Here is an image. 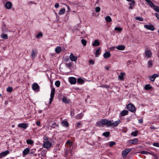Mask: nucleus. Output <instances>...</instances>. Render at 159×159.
<instances>
[{"label":"nucleus","instance_id":"1","mask_svg":"<svg viewBox=\"0 0 159 159\" xmlns=\"http://www.w3.org/2000/svg\"><path fill=\"white\" fill-rule=\"evenodd\" d=\"M111 120H108L106 119H104L97 122L96 123V125L98 127H103L105 125L109 127L111 126Z\"/></svg>","mask_w":159,"mask_h":159},{"label":"nucleus","instance_id":"2","mask_svg":"<svg viewBox=\"0 0 159 159\" xmlns=\"http://www.w3.org/2000/svg\"><path fill=\"white\" fill-rule=\"evenodd\" d=\"M52 145L51 142L49 141H43V147L46 149L50 148Z\"/></svg>","mask_w":159,"mask_h":159},{"label":"nucleus","instance_id":"3","mask_svg":"<svg viewBox=\"0 0 159 159\" xmlns=\"http://www.w3.org/2000/svg\"><path fill=\"white\" fill-rule=\"evenodd\" d=\"M127 108L129 111L132 112L135 111V107L131 104H129L127 105Z\"/></svg>","mask_w":159,"mask_h":159},{"label":"nucleus","instance_id":"4","mask_svg":"<svg viewBox=\"0 0 159 159\" xmlns=\"http://www.w3.org/2000/svg\"><path fill=\"white\" fill-rule=\"evenodd\" d=\"M145 57L148 58H150L152 55L151 50L148 49H146L145 51Z\"/></svg>","mask_w":159,"mask_h":159},{"label":"nucleus","instance_id":"5","mask_svg":"<svg viewBox=\"0 0 159 159\" xmlns=\"http://www.w3.org/2000/svg\"><path fill=\"white\" fill-rule=\"evenodd\" d=\"M32 89L35 91L38 92L39 91V87L36 83H34L32 84Z\"/></svg>","mask_w":159,"mask_h":159},{"label":"nucleus","instance_id":"6","mask_svg":"<svg viewBox=\"0 0 159 159\" xmlns=\"http://www.w3.org/2000/svg\"><path fill=\"white\" fill-rule=\"evenodd\" d=\"M132 150L131 148H128L125 149L122 152V155L124 158H125L128 154Z\"/></svg>","mask_w":159,"mask_h":159},{"label":"nucleus","instance_id":"7","mask_svg":"<svg viewBox=\"0 0 159 159\" xmlns=\"http://www.w3.org/2000/svg\"><path fill=\"white\" fill-rule=\"evenodd\" d=\"M121 121L120 120H118L114 121L113 120L111 121V126L112 127H116L120 123Z\"/></svg>","mask_w":159,"mask_h":159},{"label":"nucleus","instance_id":"8","mask_svg":"<svg viewBox=\"0 0 159 159\" xmlns=\"http://www.w3.org/2000/svg\"><path fill=\"white\" fill-rule=\"evenodd\" d=\"M69 81L71 84H75L76 82V79L73 77H70L69 78Z\"/></svg>","mask_w":159,"mask_h":159},{"label":"nucleus","instance_id":"9","mask_svg":"<svg viewBox=\"0 0 159 159\" xmlns=\"http://www.w3.org/2000/svg\"><path fill=\"white\" fill-rule=\"evenodd\" d=\"M144 27L147 29L150 30L152 31H153L155 29V28L152 25H144Z\"/></svg>","mask_w":159,"mask_h":159},{"label":"nucleus","instance_id":"10","mask_svg":"<svg viewBox=\"0 0 159 159\" xmlns=\"http://www.w3.org/2000/svg\"><path fill=\"white\" fill-rule=\"evenodd\" d=\"M159 76V75L157 74H154L153 75L151 76H150L149 78L150 80H151L152 81H154L155 79L157 77Z\"/></svg>","mask_w":159,"mask_h":159},{"label":"nucleus","instance_id":"11","mask_svg":"<svg viewBox=\"0 0 159 159\" xmlns=\"http://www.w3.org/2000/svg\"><path fill=\"white\" fill-rule=\"evenodd\" d=\"M12 6V4L9 1L7 2L5 5V7L7 9H10L11 8Z\"/></svg>","mask_w":159,"mask_h":159},{"label":"nucleus","instance_id":"12","mask_svg":"<svg viewBox=\"0 0 159 159\" xmlns=\"http://www.w3.org/2000/svg\"><path fill=\"white\" fill-rule=\"evenodd\" d=\"M70 58L71 61H76L77 59V57L74 56L72 53H71L70 56Z\"/></svg>","mask_w":159,"mask_h":159},{"label":"nucleus","instance_id":"13","mask_svg":"<svg viewBox=\"0 0 159 159\" xmlns=\"http://www.w3.org/2000/svg\"><path fill=\"white\" fill-rule=\"evenodd\" d=\"M9 153L8 151L7 150L4 152H2L0 153V158H2L3 157L6 156Z\"/></svg>","mask_w":159,"mask_h":159},{"label":"nucleus","instance_id":"14","mask_svg":"<svg viewBox=\"0 0 159 159\" xmlns=\"http://www.w3.org/2000/svg\"><path fill=\"white\" fill-rule=\"evenodd\" d=\"M138 142V140L136 138H135L134 139H131L129 140V143L130 144H135L137 143Z\"/></svg>","mask_w":159,"mask_h":159},{"label":"nucleus","instance_id":"15","mask_svg":"<svg viewBox=\"0 0 159 159\" xmlns=\"http://www.w3.org/2000/svg\"><path fill=\"white\" fill-rule=\"evenodd\" d=\"M128 114V111L127 110H124L122 111L120 114V116H123L127 115Z\"/></svg>","mask_w":159,"mask_h":159},{"label":"nucleus","instance_id":"16","mask_svg":"<svg viewBox=\"0 0 159 159\" xmlns=\"http://www.w3.org/2000/svg\"><path fill=\"white\" fill-rule=\"evenodd\" d=\"M18 126L20 128H22L24 129H26L28 126L25 123H22L19 124L18 125Z\"/></svg>","mask_w":159,"mask_h":159},{"label":"nucleus","instance_id":"17","mask_svg":"<svg viewBox=\"0 0 159 159\" xmlns=\"http://www.w3.org/2000/svg\"><path fill=\"white\" fill-rule=\"evenodd\" d=\"M30 151V148H26L25 149L23 152V157H25L27 155L29 152Z\"/></svg>","mask_w":159,"mask_h":159},{"label":"nucleus","instance_id":"18","mask_svg":"<svg viewBox=\"0 0 159 159\" xmlns=\"http://www.w3.org/2000/svg\"><path fill=\"white\" fill-rule=\"evenodd\" d=\"M111 56V54L109 51H107L103 54V57L105 58H109Z\"/></svg>","mask_w":159,"mask_h":159},{"label":"nucleus","instance_id":"19","mask_svg":"<svg viewBox=\"0 0 159 159\" xmlns=\"http://www.w3.org/2000/svg\"><path fill=\"white\" fill-rule=\"evenodd\" d=\"M37 51L34 50H32L31 52V56L33 58H34L37 54Z\"/></svg>","mask_w":159,"mask_h":159},{"label":"nucleus","instance_id":"20","mask_svg":"<svg viewBox=\"0 0 159 159\" xmlns=\"http://www.w3.org/2000/svg\"><path fill=\"white\" fill-rule=\"evenodd\" d=\"M92 45L94 46H98L100 44V42L97 40H95L92 43Z\"/></svg>","mask_w":159,"mask_h":159},{"label":"nucleus","instance_id":"21","mask_svg":"<svg viewBox=\"0 0 159 159\" xmlns=\"http://www.w3.org/2000/svg\"><path fill=\"white\" fill-rule=\"evenodd\" d=\"M116 48L119 50H123L125 49V47L123 45H119L117 46Z\"/></svg>","mask_w":159,"mask_h":159},{"label":"nucleus","instance_id":"22","mask_svg":"<svg viewBox=\"0 0 159 159\" xmlns=\"http://www.w3.org/2000/svg\"><path fill=\"white\" fill-rule=\"evenodd\" d=\"M84 115L83 113H80L76 116L75 118L77 119H80L83 117Z\"/></svg>","mask_w":159,"mask_h":159},{"label":"nucleus","instance_id":"23","mask_svg":"<svg viewBox=\"0 0 159 159\" xmlns=\"http://www.w3.org/2000/svg\"><path fill=\"white\" fill-rule=\"evenodd\" d=\"M125 75V73L124 72L121 73L118 76V78L120 80H123L124 77V75Z\"/></svg>","mask_w":159,"mask_h":159},{"label":"nucleus","instance_id":"24","mask_svg":"<svg viewBox=\"0 0 159 159\" xmlns=\"http://www.w3.org/2000/svg\"><path fill=\"white\" fill-rule=\"evenodd\" d=\"M61 124L62 125L66 127L69 126V124L67 121H63L61 122Z\"/></svg>","mask_w":159,"mask_h":159},{"label":"nucleus","instance_id":"25","mask_svg":"<svg viewBox=\"0 0 159 159\" xmlns=\"http://www.w3.org/2000/svg\"><path fill=\"white\" fill-rule=\"evenodd\" d=\"M145 1L148 3L149 6L152 8L154 5V4L149 0H145Z\"/></svg>","mask_w":159,"mask_h":159},{"label":"nucleus","instance_id":"26","mask_svg":"<svg viewBox=\"0 0 159 159\" xmlns=\"http://www.w3.org/2000/svg\"><path fill=\"white\" fill-rule=\"evenodd\" d=\"M55 52L57 53H59L61 51V48L60 47H57L55 49Z\"/></svg>","mask_w":159,"mask_h":159},{"label":"nucleus","instance_id":"27","mask_svg":"<svg viewBox=\"0 0 159 159\" xmlns=\"http://www.w3.org/2000/svg\"><path fill=\"white\" fill-rule=\"evenodd\" d=\"M105 20L107 22H110L112 21V19L110 16H107L105 17Z\"/></svg>","mask_w":159,"mask_h":159},{"label":"nucleus","instance_id":"28","mask_svg":"<svg viewBox=\"0 0 159 159\" xmlns=\"http://www.w3.org/2000/svg\"><path fill=\"white\" fill-rule=\"evenodd\" d=\"M152 88V86L149 84H146L144 87V89L146 90L150 89Z\"/></svg>","mask_w":159,"mask_h":159},{"label":"nucleus","instance_id":"29","mask_svg":"<svg viewBox=\"0 0 159 159\" xmlns=\"http://www.w3.org/2000/svg\"><path fill=\"white\" fill-rule=\"evenodd\" d=\"M26 143L28 144L32 145L34 144V142L32 140L29 139L26 140Z\"/></svg>","mask_w":159,"mask_h":159},{"label":"nucleus","instance_id":"30","mask_svg":"<svg viewBox=\"0 0 159 159\" xmlns=\"http://www.w3.org/2000/svg\"><path fill=\"white\" fill-rule=\"evenodd\" d=\"M153 64L152 61L151 60H149L148 62V68L151 67Z\"/></svg>","mask_w":159,"mask_h":159},{"label":"nucleus","instance_id":"31","mask_svg":"<svg viewBox=\"0 0 159 159\" xmlns=\"http://www.w3.org/2000/svg\"><path fill=\"white\" fill-rule=\"evenodd\" d=\"M77 82L79 84H82L84 83V80L81 78H79L77 80Z\"/></svg>","mask_w":159,"mask_h":159},{"label":"nucleus","instance_id":"32","mask_svg":"<svg viewBox=\"0 0 159 159\" xmlns=\"http://www.w3.org/2000/svg\"><path fill=\"white\" fill-rule=\"evenodd\" d=\"M66 10L65 8H62L61 9L59 12V15H62L64 14Z\"/></svg>","mask_w":159,"mask_h":159},{"label":"nucleus","instance_id":"33","mask_svg":"<svg viewBox=\"0 0 159 159\" xmlns=\"http://www.w3.org/2000/svg\"><path fill=\"white\" fill-rule=\"evenodd\" d=\"M100 49L99 48H98L96 51V53L95 55L97 57H98L99 55H100Z\"/></svg>","mask_w":159,"mask_h":159},{"label":"nucleus","instance_id":"34","mask_svg":"<svg viewBox=\"0 0 159 159\" xmlns=\"http://www.w3.org/2000/svg\"><path fill=\"white\" fill-rule=\"evenodd\" d=\"M62 101L65 103H68L69 102V100H67L65 97H64L62 98Z\"/></svg>","mask_w":159,"mask_h":159},{"label":"nucleus","instance_id":"35","mask_svg":"<svg viewBox=\"0 0 159 159\" xmlns=\"http://www.w3.org/2000/svg\"><path fill=\"white\" fill-rule=\"evenodd\" d=\"M153 8L157 11H159V7L157 6L154 5L152 7Z\"/></svg>","mask_w":159,"mask_h":159},{"label":"nucleus","instance_id":"36","mask_svg":"<svg viewBox=\"0 0 159 159\" xmlns=\"http://www.w3.org/2000/svg\"><path fill=\"white\" fill-rule=\"evenodd\" d=\"M138 133V132L137 131H135L131 133V135L134 137L136 136L137 135V134Z\"/></svg>","mask_w":159,"mask_h":159},{"label":"nucleus","instance_id":"37","mask_svg":"<svg viewBox=\"0 0 159 159\" xmlns=\"http://www.w3.org/2000/svg\"><path fill=\"white\" fill-rule=\"evenodd\" d=\"M70 115L72 117H73L75 115L74 109H71L70 111Z\"/></svg>","mask_w":159,"mask_h":159},{"label":"nucleus","instance_id":"38","mask_svg":"<svg viewBox=\"0 0 159 159\" xmlns=\"http://www.w3.org/2000/svg\"><path fill=\"white\" fill-rule=\"evenodd\" d=\"M55 92V89L54 88L52 89L51 91L50 96H54Z\"/></svg>","mask_w":159,"mask_h":159},{"label":"nucleus","instance_id":"39","mask_svg":"<svg viewBox=\"0 0 159 159\" xmlns=\"http://www.w3.org/2000/svg\"><path fill=\"white\" fill-rule=\"evenodd\" d=\"M66 65L68 67L70 68L71 67L72 65V63L71 62H69L68 63H66Z\"/></svg>","mask_w":159,"mask_h":159},{"label":"nucleus","instance_id":"40","mask_svg":"<svg viewBox=\"0 0 159 159\" xmlns=\"http://www.w3.org/2000/svg\"><path fill=\"white\" fill-rule=\"evenodd\" d=\"M110 135V132H104L102 135L106 137H108Z\"/></svg>","mask_w":159,"mask_h":159},{"label":"nucleus","instance_id":"41","mask_svg":"<svg viewBox=\"0 0 159 159\" xmlns=\"http://www.w3.org/2000/svg\"><path fill=\"white\" fill-rule=\"evenodd\" d=\"M1 36L2 38L3 39H7L8 38V37L7 35L5 34H2L1 35Z\"/></svg>","mask_w":159,"mask_h":159},{"label":"nucleus","instance_id":"42","mask_svg":"<svg viewBox=\"0 0 159 159\" xmlns=\"http://www.w3.org/2000/svg\"><path fill=\"white\" fill-rule=\"evenodd\" d=\"M13 89L11 87H8L7 89V91L9 92H11L12 91Z\"/></svg>","mask_w":159,"mask_h":159},{"label":"nucleus","instance_id":"43","mask_svg":"<svg viewBox=\"0 0 159 159\" xmlns=\"http://www.w3.org/2000/svg\"><path fill=\"white\" fill-rule=\"evenodd\" d=\"M55 85L57 87H59L60 85V83L59 81H57L55 83Z\"/></svg>","mask_w":159,"mask_h":159},{"label":"nucleus","instance_id":"44","mask_svg":"<svg viewBox=\"0 0 159 159\" xmlns=\"http://www.w3.org/2000/svg\"><path fill=\"white\" fill-rule=\"evenodd\" d=\"M148 154H149L151 155H153V156H154L155 157V159H157V156L156 155L154 154L152 152H149V153H148Z\"/></svg>","mask_w":159,"mask_h":159},{"label":"nucleus","instance_id":"45","mask_svg":"<svg viewBox=\"0 0 159 159\" xmlns=\"http://www.w3.org/2000/svg\"><path fill=\"white\" fill-rule=\"evenodd\" d=\"M115 30L119 32L121 31L122 30V28L120 27H116L115 28Z\"/></svg>","mask_w":159,"mask_h":159},{"label":"nucleus","instance_id":"46","mask_svg":"<svg viewBox=\"0 0 159 159\" xmlns=\"http://www.w3.org/2000/svg\"><path fill=\"white\" fill-rule=\"evenodd\" d=\"M81 43L84 46H85L86 45L87 42L84 39L81 40Z\"/></svg>","mask_w":159,"mask_h":159},{"label":"nucleus","instance_id":"47","mask_svg":"<svg viewBox=\"0 0 159 159\" xmlns=\"http://www.w3.org/2000/svg\"><path fill=\"white\" fill-rule=\"evenodd\" d=\"M153 145L156 147L159 148V143H153Z\"/></svg>","mask_w":159,"mask_h":159},{"label":"nucleus","instance_id":"48","mask_svg":"<svg viewBox=\"0 0 159 159\" xmlns=\"http://www.w3.org/2000/svg\"><path fill=\"white\" fill-rule=\"evenodd\" d=\"M135 19L136 20H139L140 21H142L143 20V19L140 17H137L135 18Z\"/></svg>","mask_w":159,"mask_h":159},{"label":"nucleus","instance_id":"49","mask_svg":"<svg viewBox=\"0 0 159 159\" xmlns=\"http://www.w3.org/2000/svg\"><path fill=\"white\" fill-rule=\"evenodd\" d=\"M43 36V34L41 33H39L36 36L37 38H39L40 37H41Z\"/></svg>","mask_w":159,"mask_h":159},{"label":"nucleus","instance_id":"50","mask_svg":"<svg viewBox=\"0 0 159 159\" xmlns=\"http://www.w3.org/2000/svg\"><path fill=\"white\" fill-rule=\"evenodd\" d=\"M116 143L114 142H113V141H111V142H110L109 143V146H110V147H111L112 146L114 145Z\"/></svg>","mask_w":159,"mask_h":159},{"label":"nucleus","instance_id":"51","mask_svg":"<svg viewBox=\"0 0 159 159\" xmlns=\"http://www.w3.org/2000/svg\"><path fill=\"white\" fill-rule=\"evenodd\" d=\"M141 153L142 154L147 155V154H148V153H149V152H147V151H143L141 152Z\"/></svg>","mask_w":159,"mask_h":159},{"label":"nucleus","instance_id":"52","mask_svg":"<svg viewBox=\"0 0 159 159\" xmlns=\"http://www.w3.org/2000/svg\"><path fill=\"white\" fill-rule=\"evenodd\" d=\"M100 10V8L99 7H97L95 9V11L96 12H98Z\"/></svg>","mask_w":159,"mask_h":159},{"label":"nucleus","instance_id":"53","mask_svg":"<svg viewBox=\"0 0 159 159\" xmlns=\"http://www.w3.org/2000/svg\"><path fill=\"white\" fill-rule=\"evenodd\" d=\"M81 125V123H78L76 124V125L75 126V127L76 129H78L79 128L80 126Z\"/></svg>","mask_w":159,"mask_h":159},{"label":"nucleus","instance_id":"54","mask_svg":"<svg viewBox=\"0 0 159 159\" xmlns=\"http://www.w3.org/2000/svg\"><path fill=\"white\" fill-rule=\"evenodd\" d=\"M53 97H54L53 96H50V101H49V103L50 104L51 103L53 99Z\"/></svg>","mask_w":159,"mask_h":159},{"label":"nucleus","instance_id":"55","mask_svg":"<svg viewBox=\"0 0 159 159\" xmlns=\"http://www.w3.org/2000/svg\"><path fill=\"white\" fill-rule=\"evenodd\" d=\"M43 139L44 140V141H49L48 138V137L45 136L44 137H43Z\"/></svg>","mask_w":159,"mask_h":159},{"label":"nucleus","instance_id":"56","mask_svg":"<svg viewBox=\"0 0 159 159\" xmlns=\"http://www.w3.org/2000/svg\"><path fill=\"white\" fill-rule=\"evenodd\" d=\"M115 48H116V47L115 46H112L109 49L111 51H114Z\"/></svg>","mask_w":159,"mask_h":159},{"label":"nucleus","instance_id":"57","mask_svg":"<svg viewBox=\"0 0 159 159\" xmlns=\"http://www.w3.org/2000/svg\"><path fill=\"white\" fill-rule=\"evenodd\" d=\"M89 63L93 65L94 63V61H93L92 60H90L89 61Z\"/></svg>","mask_w":159,"mask_h":159},{"label":"nucleus","instance_id":"58","mask_svg":"<svg viewBox=\"0 0 159 159\" xmlns=\"http://www.w3.org/2000/svg\"><path fill=\"white\" fill-rule=\"evenodd\" d=\"M59 4L58 3H56L55 4L54 7L56 8H58L59 7Z\"/></svg>","mask_w":159,"mask_h":159},{"label":"nucleus","instance_id":"59","mask_svg":"<svg viewBox=\"0 0 159 159\" xmlns=\"http://www.w3.org/2000/svg\"><path fill=\"white\" fill-rule=\"evenodd\" d=\"M64 5L66 6V7H67V9H68V11H70V7L68 5H66V4H63Z\"/></svg>","mask_w":159,"mask_h":159},{"label":"nucleus","instance_id":"60","mask_svg":"<svg viewBox=\"0 0 159 159\" xmlns=\"http://www.w3.org/2000/svg\"><path fill=\"white\" fill-rule=\"evenodd\" d=\"M143 122V120L142 119H140L139 120V123H142Z\"/></svg>","mask_w":159,"mask_h":159},{"label":"nucleus","instance_id":"61","mask_svg":"<svg viewBox=\"0 0 159 159\" xmlns=\"http://www.w3.org/2000/svg\"><path fill=\"white\" fill-rule=\"evenodd\" d=\"M155 15L157 19H159V14L158 13H155Z\"/></svg>","mask_w":159,"mask_h":159},{"label":"nucleus","instance_id":"62","mask_svg":"<svg viewBox=\"0 0 159 159\" xmlns=\"http://www.w3.org/2000/svg\"><path fill=\"white\" fill-rule=\"evenodd\" d=\"M36 124L37 125L39 126H40V123L39 121H37L36 122Z\"/></svg>","mask_w":159,"mask_h":159},{"label":"nucleus","instance_id":"63","mask_svg":"<svg viewBox=\"0 0 159 159\" xmlns=\"http://www.w3.org/2000/svg\"><path fill=\"white\" fill-rule=\"evenodd\" d=\"M131 1H132L131 2V3H130L129 4V5H131L132 4L134 5L135 2V1H133V0Z\"/></svg>","mask_w":159,"mask_h":159},{"label":"nucleus","instance_id":"64","mask_svg":"<svg viewBox=\"0 0 159 159\" xmlns=\"http://www.w3.org/2000/svg\"><path fill=\"white\" fill-rule=\"evenodd\" d=\"M66 143L67 144H70L71 143L70 141H67L66 142Z\"/></svg>","mask_w":159,"mask_h":159}]
</instances>
